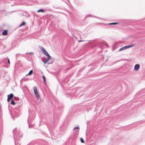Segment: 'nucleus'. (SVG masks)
<instances>
[{
	"label": "nucleus",
	"instance_id": "0eeeda50",
	"mask_svg": "<svg viewBox=\"0 0 145 145\" xmlns=\"http://www.w3.org/2000/svg\"><path fill=\"white\" fill-rule=\"evenodd\" d=\"M50 57H48L46 58L45 59V60L43 61V62L44 64H46L48 61Z\"/></svg>",
	"mask_w": 145,
	"mask_h": 145
},
{
	"label": "nucleus",
	"instance_id": "7ed1b4c3",
	"mask_svg": "<svg viewBox=\"0 0 145 145\" xmlns=\"http://www.w3.org/2000/svg\"><path fill=\"white\" fill-rule=\"evenodd\" d=\"M35 117L34 116H33L32 117H31V116L30 115L29 116H28V123L29 124V127L30 128L31 127V125L29 124V122L35 119Z\"/></svg>",
	"mask_w": 145,
	"mask_h": 145
},
{
	"label": "nucleus",
	"instance_id": "6ab92c4d",
	"mask_svg": "<svg viewBox=\"0 0 145 145\" xmlns=\"http://www.w3.org/2000/svg\"><path fill=\"white\" fill-rule=\"evenodd\" d=\"M10 103H11V104H12L13 105H14L15 104V103L14 102V100H12L11 101Z\"/></svg>",
	"mask_w": 145,
	"mask_h": 145
},
{
	"label": "nucleus",
	"instance_id": "cd10ccee",
	"mask_svg": "<svg viewBox=\"0 0 145 145\" xmlns=\"http://www.w3.org/2000/svg\"><path fill=\"white\" fill-rule=\"evenodd\" d=\"M30 54H33V52H31V53H30Z\"/></svg>",
	"mask_w": 145,
	"mask_h": 145
},
{
	"label": "nucleus",
	"instance_id": "4be33fe9",
	"mask_svg": "<svg viewBox=\"0 0 145 145\" xmlns=\"http://www.w3.org/2000/svg\"><path fill=\"white\" fill-rule=\"evenodd\" d=\"M23 2L22 3H21V4L22 5L25 4V1H24V0H23Z\"/></svg>",
	"mask_w": 145,
	"mask_h": 145
},
{
	"label": "nucleus",
	"instance_id": "423d86ee",
	"mask_svg": "<svg viewBox=\"0 0 145 145\" xmlns=\"http://www.w3.org/2000/svg\"><path fill=\"white\" fill-rule=\"evenodd\" d=\"M8 34V31L7 30H5L3 31L2 33V35L3 36L6 35Z\"/></svg>",
	"mask_w": 145,
	"mask_h": 145
},
{
	"label": "nucleus",
	"instance_id": "c85d7f7f",
	"mask_svg": "<svg viewBox=\"0 0 145 145\" xmlns=\"http://www.w3.org/2000/svg\"><path fill=\"white\" fill-rule=\"evenodd\" d=\"M14 112H16V111H14Z\"/></svg>",
	"mask_w": 145,
	"mask_h": 145
},
{
	"label": "nucleus",
	"instance_id": "a878e982",
	"mask_svg": "<svg viewBox=\"0 0 145 145\" xmlns=\"http://www.w3.org/2000/svg\"><path fill=\"white\" fill-rule=\"evenodd\" d=\"M93 17H95L96 18H98L99 19H101V18H99V17H96V16H93Z\"/></svg>",
	"mask_w": 145,
	"mask_h": 145
},
{
	"label": "nucleus",
	"instance_id": "5701e85b",
	"mask_svg": "<svg viewBox=\"0 0 145 145\" xmlns=\"http://www.w3.org/2000/svg\"><path fill=\"white\" fill-rule=\"evenodd\" d=\"M7 59L8 60V63L9 64H10V61L9 59L8 58Z\"/></svg>",
	"mask_w": 145,
	"mask_h": 145
},
{
	"label": "nucleus",
	"instance_id": "f3484780",
	"mask_svg": "<svg viewBox=\"0 0 145 145\" xmlns=\"http://www.w3.org/2000/svg\"><path fill=\"white\" fill-rule=\"evenodd\" d=\"M118 24V22H114V23H110L108 24L109 25H115L116 24Z\"/></svg>",
	"mask_w": 145,
	"mask_h": 145
},
{
	"label": "nucleus",
	"instance_id": "1a4fd4ad",
	"mask_svg": "<svg viewBox=\"0 0 145 145\" xmlns=\"http://www.w3.org/2000/svg\"><path fill=\"white\" fill-rule=\"evenodd\" d=\"M13 94L12 93H11L10 95H8V97H9L10 99H12L13 97Z\"/></svg>",
	"mask_w": 145,
	"mask_h": 145
},
{
	"label": "nucleus",
	"instance_id": "aec40b11",
	"mask_svg": "<svg viewBox=\"0 0 145 145\" xmlns=\"http://www.w3.org/2000/svg\"><path fill=\"white\" fill-rule=\"evenodd\" d=\"M80 141L82 143H84V140L82 138H81L80 139Z\"/></svg>",
	"mask_w": 145,
	"mask_h": 145
},
{
	"label": "nucleus",
	"instance_id": "2eb2a0df",
	"mask_svg": "<svg viewBox=\"0 0 145 145\" xmlns=\"http://www.w3.org/2000/svg\"><path fill=\"white\" fill-rule=\"evenodd\" d=\"M42 78H43V81H44V84H46V80L45 77V76L44 75H43L42 76Z\"/></svg>",
	"mask_w": 145,
	"mask_h": 145
},
{
	"label": "nucleus",
	"instance_id": "39448f33",
	"mask_svg": "<svg viewBox=\"0 0 145 145\" xmlns=\"http://www.w3.org/2000/svg\"><path fill=\"white\" fill-rule=\"evenodd\" d=\"M140 65L138 64H136L134 66V70L135 71H137L140 68Z\"/></svg>",
	"mask_w": 145,
	"mask_h": 145
},
{
	"label": "nucleus",
	"instance_id": "412c9836",
	"mask_svg": "<svg viewBox=\"0 0 145 145\" xmlns=\"http://www.w3.org/2000/svg\"><path fill=\"white\" fill-rule=\"evenodd\" d=\"M92 16L91 14H88L87 15L86 17V18H87L89 17Z\"/></svg>",
	"mask_w": 145,
	"mask_h": 145
},
{
	"label": "nucleus",
	"instance_id": "ddd939ff",
	"mask_svg": "<svg viewBox=\"0 0 145 145\" xmlns=\"http://www.w3.org/2000/svg\"><path fill=\"white\" fill-rule=\"evenodd\" d=\"M33 73V71L32 70H30L29 72V73L27 74L26 76H27V75H30L32 74Z\"/></svg>",
	"mask_w": 145,
	"mask_h": 145
},
{
	"label": "nucleus",
	"instance_id": "20e7f679",
	"mask_svg": "<svg viewBox=\"0 0 145 145\" xmlns=\"http://www.w3.org/2000/svg\"><path fill=\"white\" fill-rule=\"evenodd\" d=\"M34 92L35 95L37 99H38L39 97V93L37 91V88L36 87H34L33 88Z\"/></svg>",
	"mask_w": 145,
	"mask_h": 145
},
{
	"label": "nucleus",
	"instance_id": "a211bd4d",
	"mask_svg": "<svg viewBox=\"0 0 145 145\" xmlns=\"http://www.w3.org/2000/svg\"><path fill=\"white\" fill-rule=\"evenodd\" d=\"M77 129L78 130V131H77L78 132L80 128L78 126V127H75L73 129V130H74L75 129Z\"/></svg>",
	"mask_w": 145,
	"mask_h": 145
},
{
	"label": "nucleus",
	"instance_id": "dca6fc26",
	"mask_svg": "<svg viewBox=\"0 0 145 145\" xmlns=\"http://www.w3.org/2000/svg\"><path fill=\"white\" fill-rule=\"evenodd\" d=\"M45 12V10L43 9H40L37 11V12Z\"/></svg>",
	"mask_w": 145,
	"mask_h": 145
},
{
	"label": "nucleus",
	"instance_id": "9d476101",
	"mask_svg": "<svg viewBox=\"0 0 145 145\" xmlns=\"http://www.w3.org/2000/svg\"><path fill=\"white\" fill-rule=\"evenodd\" d=\"M40 49L42 51V53L43 54H44V53L46 51L44 48L42 46L40 47Z\"/></svg>",
	"mask_w": 145,
	"mask_h": 145
},
{
	"label": "nucleus",
	"instance_id": "9b49d317",
	"mask_svg": "<svg viewBox=\"0 0 145 145\" xmlns=\"http://www.w3.org/2000/svg\"><path fill=\"white\" fill-rule=\"evenodd\" d=\"M144 89H143L141 90L139 92L137 93V95H141L142 94V92H143L144 91Z\"/></svg>",
	"mask_w": 145,
	"mask_h": 145
},
{
	"label": "nucleus",
	"instance_id": "bb28decb",
	"mask_svg": "<svg viewBox=\"0 0 145 145\" xmlns=\"http://www.w3.org/2000/svg\"><path fill=\"white\" fill-rule=\"evenodd\" d=\"M53 63V62L52 61L50 63H48V64H52V63Z\"/></svg>",
	"mask_w": 145,
	"mask_h": 145
},
{
	"label": "nucleus",
	"instance_id": "c756f323",
	"mask_svg": "<svg viewBox=\"0 0 145 145\" xmlns=\"http://www.w3.org/2000/svg\"><path fill=\"white\" fill-rule=\"evenodd\" d=\"M16 116H18L17 115Z\"/></svg>",
	"mask_w": 145,
	"mask_h": 145
},
{
	"label": "nucleus",
	"instance_id": "6e6552de",
	"mask_svg": "<svg viewBox=\"0 0 145 145\" xmlns=\"http://www.w3.org/2000/svg\"><path fill=\"white\" fill-rule=\"evenodd\" d=\"M28 80V79L27 78H23L20 80V82L21 83L22 82L27 81Z\"/></svg>",
	"mask_w": 145,
	"mask_h": 145
},
{
	"label": "nucleus",
	"instance_id": "f03ea898",
	"mask_svg": "<svg viewBox=\"0 0 145 145\" xmlns=\"http://www.w3.org/2000/svg\"><path fill=\"white\" fill-rule=\"evenodd\" d=\"M134 46V44H132L131 45L125 46L121 48L119 50V51H121L122 50H123L127 49L129 48H130L133 47Z\"/></svg>",
	"mask_w": 145,
	"mask_h": 145
},
{
	"label": "nucleus",
	"instance_id": "4468645a",
	"mask_svg": "<svg viewBox=\"0 0 145 145\" xmlns=\"http://www.w3.org/2000/svg\"><path fill=\"white\" fill-rule=\"evenodd\" d=\"M25 24V23L24 22H22V23L20 25L19 27H20L21 26H22L24 25Z\"/></svg>",
	"mask_w": 145,
	"mask_h": 145
},
{
	"label": "nucleus",
	"instance_id": "f257e3e1",
	"mask_svg": "<svg viewBox=\"0 0 145 145\" xmlns=\"http://www.w3.org/2000/svg\"><path fill=\"white\" fill-rule=\"evenodd\" d=\"M13 133L14 134L13 137L15 141V145H16V141H19L20 140V138L22 137V135H20L19 136H18L20 131L19 130H18L16 128H15L13 130ZM17 145H20V144H18Z\"/></svg>",
	"mask_w": 145,
	"mask_h": 145
},
{
	"label": "nucleus",
	"instance_id": "f8f14e48",
	"mask_svg": "<svg viewBox=\"0 0 145 145\" xmlns=\"http://www.w3.org/2000/svg\"><path fill=\"white\" fill-rule=\"evenodd\" d=\"M44 55H45L46 56H47L48 57H51L48 53L46 51L44 53V54H43Z\"/></svg>",
	"mask_w": 145,
	"mask_h": 145
},
{
	"label": "nucleus",
	"instance_id": "393cba45",
	"mask_svg": "<svg viewBox=\"0 0 145 145\" xmlns=\"http://www.w3.org/2000/svg\"><path fill=\"white\" fill-rule=\"evenodd\" d=\"M84 41L83 40H79L78 41V42H84Z\"/></svg>",
	"mask_w": 145,
	"mask_h": 145
},
{
	"label": "nucleus",
	"instance_id": "b1692460",
	"mask_svg": "<svg viewBox=\"0 0 145 145\" xmlns=\"http://www.w3.org/2000/svg\"><path fill=\"white\" fill-rule=\"evenodd\" d=\"M10 98L9 97H8L7 99V101H10Z\"/></svg>",
	"mask_w": 145,
	"mask_h": 145
}]
</instances>
